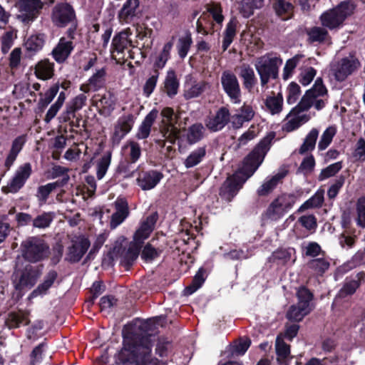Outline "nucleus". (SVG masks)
Instances as JSON below:
<instances>
[{"label": "nucleus", "instance_id": "21", "mask_svg": "<svg viewBox=\"0 0 365 365\" xmlns=\"http://www.w3.org/2000/svg\"><path fill=\"white\" fill-rule=\"evenodd\" d=\"M205 132L204 125L201 123H195L186 129V133L183 135V138L189 145H193L204 138Z\"/></svg>", "mask_w": 365, "mask_h": 365}, {"label": "nucleus", "instance_id": "14", "mask_svg": "<svg viewBox=\"0 0 365 365\" xmlns=\"http://www.w3.org/2000/svg\"><path fill=\"white\" fill-rule=\"evenodd\" d=\"M264 158L262 154L253 149L244 159L243 166L241 170L244 175L250 178L262 164Z\"/></svg>", "mask_w": 365, "mask_h": 365}, {"label": "nucleus", "instance_id": "32", "mask_svg": "<svg viewBox=\"0 0 365 365\" xmlns=\"http://www.w3.org/2000/svg\"><path fill=\"white\" fill-rule=\"evenodd\" d=\"M179 81L174 70H169L164 81L165 93L170 98L177 95L179 88Z\"/></svg>", "mask_w": 365, "mask_h": 365}, {"label": "nucleus", "instance_id": "28", "mask_svg": "<svg viewBox=\"0 0 365 365\" xmlns=\"http://www.w3.org/2000/svg\"><path fill=\"white\" fill-rule=\"evenodd\" d=\"M173 45L174 37L164 44L162 51L153 63V70L159 71V69H163L165 66L167 62L170 58V52Z\"/></svg>", "mask_w": 365, "mask_h": 365}, {"label": "nucleus", "instance_id": "33", "mask_svg": "<svg viewBox=\"0 0 365 365\" xmlns=\"http://www.w3.org/2000/svg\"><path fill=\"white\" fill-rule=\"evenodd\" d=\"M316 98L315 95H312L311 91H307L304 95L302 96L299 103L294 107L290 113L289 115H297L300 113L308 110L314 103V100Z\"/></svg>", "mask_w": 365, "mask_h": 365}, {"label": "nucleus", "instance_id": "24", "mask_svg": "<svg viewBox=\"0 0 365 365\" xmlns=\"http://www.w3.org/2000/svg\"><path fill=\"white\" fill-rule=\"evenodd\" d=\"M26 135H21L16 137L11 144L10 151L5 160L4 165L7 169H9L16 160L19 153L23 149L26 143Z\"/></svg>", "mask_w": 365, "mask_h": 365}, {"label": "nucleus", "instance_id": "9", "mask_svg": "<svg viewBox=\"0 0 365 365\" xmlns=\"http://www.w3.org/2000/svg\"><path fill=\"white\" fill-rule=\"evenodd\" d=\"M230 113L227 108L220 107L215 115H209L205 119L206 128L212 133L222 130L230 122Z\"/></svg>", "mask_w": 365, "mask_h": 365}, {"label": "nucleus", "instance_id": "60", "mask_svg": "<svg viewBox=\"0 0 365 365\" xmlns=\"http://www.w3.org/2000/svg\"><path fill=\"white\" fill-rule=\"evenodd\" d=\"M159 75L160 73L158 71L153 70V75L146 80L143 88V94L146 97H149L155 90Z\"/></svg>", "mask_w": 365, "mask_h": 365}, {"label": "nucleus", "instance_id": "18", "mask_svg": "<svg viewBox=\"0 0 365 365\" xmlns=\"http://www.w3.org/2000/svg\"><path fill=\"white\" fill-rule=\"evenodd\" d=\"M296 251L294 248H279L272 252L269 262L279 265H285L291 262L293 264L296 260Z\"/></svg>", "mask_w": 365, "mask_h": 365}, {"label": "nucleus", "instance_id": "40", "mask_svg": "<svg viewBox=\"0 0 365 365\" xmlns=\"http://www.w3.org/2000/svg\"><path fill=\"white\" fill-rule=\"evenodd\" d=\"M265 0H243L240 12L245 18H249L254 14L255 9H261L264 5Z\"/></svg>", "mask_w": 365, "mask_h": 365}, {"label": "nucleus", "instance_id": "47", "mask_svg": "<svg viewBox=\"0 0 365 365\" xmlns=\"http://www.w3.org/2000/svg\"><path fill=\"white\" fill-rule=\"evenodd\" d=\"M265 106L271 114L275 115L279 113L282 110L283 97L281 93L277 96H269L266 98Z\"/></svg>", "mask_w": 365, "mask_h": 365}, {"label": "nucleus", "instance_id": "3", "mask_svg": "<svg viewBox=\"0 0 365 365\" xmlns=\"http://www.w3.org/2000/svg\"><path fill=\"white\" fill-rule=\"evenodd\" d=\"M297 200L294 193H282L272 201L264 215L269 220H279L293 207Z\"/></svg>", "mask_w": 365, "mask_h": 365}, {"label": "nucleus", "instance_id": "46", "mask_svg": "<svg viewBox=\"0 0 365 365\" xmlns=\"http://www.w3.org/2000/svg\"><path fill=\"white\" fill-rule=\"evenodd\" d=\"M36 279L37 276L35 273L26 270L21 274L19 281L15 285V289L21 290L26 287L31 288L35 284Z\"/></svg>", "mask_w": 365, "mask_h": 365}, {"label": "nucleus", "instance_id": "27", "mask_svg": "<svg viewBox=\"0 0 365 365\" xmlns=\"http://www.w3.org/2000/svg\"><path fill=\"white\" fill-rule=\"evenodd\" d=\"M275 349L279 365H289V360L292 359L290 356V346L285 343L279 336L276 339Z\"/></svg>", "mask_w": 365, "mask_h": 365}, {"label": "nucleus", "instance_id": "61", "mask_svg": "<svg viewBox=\"0 0 365 365\" xmlns=\"http://www.w3.org/2000/svg\"><path fill=\"white\" fill-rule=\"evenodd\" d=\"M345 182V177L344 175L338 176L330 185L327 190V196L329 199H334L339 194L340 190Z\"/></svg>", "mask_w": 365, "mask_h": 365}, {"label": "nucleus", "instance_id": "45", "mask_svg": "<svg viewBox=\"0 0 365 365\" xmlns=\"http://www.w3.org/2000/svg\"><path fill=\"white\" fill-rule=\"evenodd\" d=\"M324 190H318L299 207L298 212H304L306 210L314 207H320L324 202Z\"/></svg>", "mask_w": 365, "mask_h": 365}, {"label": "nucleus", "instance_id": "19", "mask_svg": "<svg viewBox=\"0 0 365 365\" xmlns=\"http://www.w3.org/2000/svg\"><path fill=\"white\" fill-rule=\"evenodd\" d=\"M158 115V110L156 108L152 109L144 118L140 125L135 138L138 140H144L149 137L151 128Z\"/></svg>", "mask_w": 365, "mask_h": 365}, {"label": "nucleus", "instance_id": "55", "mask_svg": "<svg viewBox=\"0 0 365 365\" xmlns=\"http://www.w3.org/2000/svg\"><path fill=\"white\" fill-rule=\"evenodd\" d=\"M207 11L210 14L213 20L218 24H222L225 17L222 14V7L219 2H212L207 6Z\"/></svg>", "mask_w": 365, "mask_h": 365}, {"label": "nucleus", "instance_id": "54", "mask_svg": "<svg viewBox=\"0 0 365 365\" xmlns=\"http://www.w3.org/2000/svg\"><path fill=\"white\" fill-rule=\"evenodd\" d=\"M192 43V39L190 34H187L185 36L180 37L178 39L177 49L181 59H184L187 56Z\"/></svg>", "mask_w": 365, "mask_h": 365}, {"label": "nucleus", "instance_id": "37", "mask_svg": "<svg viewBox=\"0 0 365 365\" xmlns=\"http://www.w3.org/2000/svg\"><path fill=\"white\" fill-rule=\"evenodd\" d=\"M296 296L297 304L307 309L308 312H312L310 302L314 299V294L307 287L301 286L298 288Z\"/></svg>", "mask_w": 365, "mask_h": 365}, {"label": "nucleus", "instance_id": "41", "mask_svg": "<svg viewBox=\"0 0 365 365\" xmlns=\"http://www.w3.org/2000/svg\"><path fill=\"white\" fill-rule=\"evenodd\" d=\"M356 5L351 1L347 0L341 1L334 9L344 22L348 17L354 14Z\"/></svg>", "mask_w": 365, "mask_h": 365}, {"label": "nucleus", "instance_id": "52", "mask_svg": "<svg viewBox=\"0 0 365 365\" xmlns=\"http://www.w3.org/2000/svg\"><path fill=\"white\" fill-rule=\"evenodd\" d=\"M134 123L135 118L133 114L130 113L120 117L115 126L127 135L132 130Z\"/></svg>", "mask_w": 365, "mask_h": 365}, {"label": "nucleus", "instance_id": "51", "mask_svg": "<svg viewBox=\"0 0 365 365\" xmlns=\"http://www.w3.org/2000/svg\"><path fill=\"white\" fill-rule=\"evenodd\" d=\"M342 161H339L328 165L327 168L322 169L318 176L319 181H323L331 177L335 176L342 168Z\"/></svg>", "mask_w": 365, "mask_h": 365}, {"label": "nucleus", "instance_id": "13", "mask_svg": "<svg viewBox=\"0 0 365 365\" xmlns=\"http://www.w3.org/2000/svg\"><path fill=\"white\" fill-rule=\"evenodd\" d=\"M364 282L365 272L364 271L357 273L354 279H349L346 278L342 287L339 290L336 297L339 299H344L353 295Z\"/></svg>", "mask_w": 365, "mask_h": 365}, {"label": "nucleus", "instance_id": "43", "mask_svg": "<svg viewBox=\"0 0 365 365\" xmlns=\"http://www.w3.org/2000/svg\"><path fill=\"white\" fill-rule=\"evenodd\" d=\"M319 131L316 128H312L307 135L304 143L299 149V153L304 155L315 148L316 142L318 138Z\"/></svg>", "mask_w": 365, "mask_h": 365}, {"label": "nucleus", "instance_id": "38", "mask_svg": "<svg viewBox=\"0 0 365 365\" xmlns=\"http://www.w3.org/2000/svg\"><path fill=\"white\" fill-rule=\"evenodd\" d=\"M307 267L317 276H323L330 267L329 262L325 258H314L308 261Z\"/></svg>", "mask_w": 365, "mask_h": 365}, {"label": "nucleus", "instance_id": "16", "mask_svg": "<svg viewBox=\"0 0 365 365\" xmlns=\"http://www.w3.org/2000/svg\"><path fill=\"white\" fill-rule=\"evenodd\" d=\"M91 242L88 238L83 237L78 242L68 247L66 260L71 263L78 262L90 247Z\"/></svg>", "mask_w": 365, "mask_h": 365}, {"label": "nucleus", "instance_id": "23", "mask_svg": "<svg viewBox=\"0 0 365 365\" xmlns=\"http://www.w3.org/2000/svg\"><path fill=\"white\" fill-rule=\"evenodd\" d=\"M58 278V272L54 269L49 270L45 275L42 283L31 292V296L36 297L38 295H45L53 286Z\"/></svg>", "mask_w": 365, "mask_h": 365}, {"label": "nucleus", "instance_id": "57", "mask_svg": "<svg viewBox=\"0 0 365 365\" xmlns=\"http://www.w3.org/2000/svg\"><path fill=\"white\" fill-rule=\"evenodd\" d=\"M336 134V128L334 127L327 128L322 133L318 144L319 150H325L331 143L334 136Z\"/></svg>", "mask_w": 365, "mask_h": 365}, {"label": "nucleus", "instance_id": "4", "mask_svg": "<svg viewBox=\"0 0 365 365\" xmlns=\"http://www.w3.org/2000/svg\"><path fill=\"white\" fill-rule=\"evenodd\" d=\"M77 19L76 11L69 2H58L51 9V20L57 28H66Z\"/></svg>", "mask_w": 365, "mask_h": 365}, {"label": "nucleus", "instance_id": "7", "mask_svg": "<svg viewBox=\"0 0 365 365\" xmlns=\"http://www.w3.org/2000/svg\"><path fill=\"white\" fill-rule=\"evenodd\" d=\"M41 0H19L16 6L20 14L18 19L24 24H29L35 21L43 8Z\"/></svg>", "mask_w": 365, "mask_h": 365}, {"label": "nucleus", "instance_id": "26", "mask_svg": "<svg viewBox=\"0 0 365 365\" xmlns=\"http://www.w3.org/2000/svg\"><path fill=\"white\" fill-rule=\"evenodd\" d=\"M139 0H126L118 12L120 21L128 23L136 16V10L139 6Z\"/></svg>", "mask_w": 365, "mask_h": 365}, {"label": "nucleus", "instance_id": "56", "mask_svg": "<svg viewBox=\"0 0 365 365\" xmlns=\"http://www.w3.org/2000/svg\"><path fill=\"white\" fill-rule=\"evenodd\" d=\"M162 252V250L155 248L151 243H147L141 252V258L145 262H150L158 257Z\"/></svg>", "mask_w": 365, "mask_h": 365}, {"label": "nucleus", "instance_id": "48", "mask_svg": "<svg viewBox=\"0 0 365 365\" xmlns=\"http://www.w3.org/2000/svg\"><path fill=\"white\" fill-rule=\"evenodd\" d=\"M55 214L53 212H43L34 218L33 227L39 229H45L50 227L53 220Z\"/></svg>", "mask_w": 365, "mask_h": 365}, {"label": "nucleus", "instance_id": "29", "mask_svg": "<svg viewBox=\"0 0 365 365\" xmlns=\"http://www.w3.org/2000/svg\"><path fill=\"white\" fill-rule=\"evenodd\" d=\"M322 25L330 30L338 28L343 21L334 9H329L322 14L319 17Z\"/></svg>", "mask_w": 365, "mask_h": 365}, {"label": "nucleus", "instance_id": "15", "mask_svg": "<svg viewBox=\"0 0 365 365\" xmlns=\"http://www.w3.org/2000/svg\"><path fill=\"white\" fill-rule=\"evenodd\" d=\"M359 65V61L357 59L343 58L334 71L335 79L340 82L344 81L357 69Z\"/></svg>", "mask_w": 365, "mask_h": 365}, {"label": "nucleus", "instance_id": "39", "mask_svg": "<svg viewBox=\"0 0 365 365\" xmlns=\"http://www.w3.org/2000/svg\"><path fill=\"white\" fill-rule=\"evenodd\" d=\"M240 76L243 79V85L250 91L257 82L254 70L249 65H244L241 68Z\"/></svg>", "mask_w": 365, "mask_h": 365}, {"label": "nucleus", "instance_id": "17", "mask_svg": "<svg viewBox=\"0 0 365 365\" xmlns=\"http://www.w3.org/2000/svg\"><path fill=\"white\" fill-rule=\"evenodd\" d=\"M29 312L19 309L10 312L5 320V324L9 329H14L30 324Z\"/></svg>", "mask_w": 365, "mask_h": 365}, {"label": "nucleus", "instance_id": "35", "mask_svg": "<svg viewBox=\"0 0 365 365\" xmlns=\"http://www.w3.org/2000/svg\"><path fill=\"white\" fill-rule=\"evenodd\" d=\"M206 155V146L198 147L192 150L184 161L186 168H193L200 164Z\"/></svg>", "mask_w": 365, "mask_h": 365}, {"label": "nucleus", "instance_id": "36", "mask_svg": "<svg viewBox=\"0 0 365 365\" xmlns=\"http://www.w3.org/2000/svg\"><path fill=\"white\" fill-rule=\"evenodd\" d=\"M59 91V83L52 85L41 98L37 104V109L39 112H43L46 107L52 102Z\"/></svg>", "mask_w": 365, "mask_h": 365}, {"label": "nucleus", "instance_id": "5", "mask_svg": "<svg viewBox=\"0 0 365 365\" xmlns=\"http://www.w3.org/2000/svg\"><path fill=\"white\" fill-rule=\"evenodd\" d=\"M282 63L280 58L262 56L256 61L255 68L259 76L262 86H266L269 79H277L279 66Z\"/></svg>", "mask_w": 365, "mask_h": 365}, {"label": "nucleus", "instance_id": "64", "mask_svg": "<svg viewBox=\"0 0 365 365\" xmlns=\"http://www.w3.org/2000/svg\"><path fill=\"white\" fill-rule=\"evenodd\" d=\"M357 224L365 227V197H361L356 202Z\"/></svg>", "mask_w": 365, "mask_h": 365}, {"label": "nucleus", "instance_id": "6", "mask_svg": "<svg viewBox=\"0 0 365 365\" xmlns=\"http://www.w3.org/2000/svg\"><path fill=\"white\" fill-rule=\"evenodd\" d=\"M247 179V177L239 171L228 176L220 189V197L227 202H231L242 188Z\"/></svg>", "mask_w": 365, "mask_h": 365}, {"label": "nucleus", "instance_id": "44", "mask_svg": "<svg viewBox=\"0 0 365 365\" xmlns=\"http://www.w3.org/2000/svg\"><path fill=\"white\" fill-rule=\"evenodd\" d=\"M310 312L299 304H293L289 307L286 314V318L291 322H299Z\"/></svg>", "mask_w": 365, "mask_h": 365}, {"label": "nucleus", "instance_id": "20", "mask_svg": "<svg viewBox=\"0 0 365 365\" xmlns=\"http://www.w3.org/2000/svg\"><path fill=\"white\" fill-rule=\"evenodd\" d=\"M130 33L126 30L117 33L111 43L110 51L112 53H123L128 46L132 45V41L129 39Z\"/></svg>", "mask_w": 365, "mask_h": 365}, {"label": "nucleus", "instance_id": "49", "mask_svg": "<svg viewBox=\"0 0 365 365\" xmlns=\"http://www.w3.org/2000/svg\"><path fill=\"white\" fill-rule=\"evenodd\" d=\"M308 35V40L311 43L319 42L322 43L325 41L329 36L328 31L322 27L314 26L307 32Z\"/></svg>", "mask_w": 365, "mask_h": 365}, {"label": "nucleus", "instance_id": "30", "mask_svg": "<svg viewBox=\"0 0 365 365\" xmlns=\"http://www.w3.org/2000/svg\"><path fill=\"white\" fill-rule=\"evenodd\" d=\"M284 176L285 173H279L265 180L257 190L258 196L265 197L272 193L277 187L279 182L284 178Z\"/></svg>", "mask_w": 365, "mask_h": 365}, {"label": "nucleus", "instance_id": "11", "mask_svg": "<svg viewBox=\"0 0 365 365\" xmlns=\"http://www.w3.org/2000/svg\"><path fill=\"white\" fill-rule=\"evenodd\" d=\"M163 178V174L156 170H142L138 173L137 185L143 190H149L154 188Z\"/></svg>", "mask_w": 365, "mask_h": 365}, {"label": "nucleus", "instance_id": "2", "mask_svg": "<svg viewBox=\"0 0 365 365\" xmlns=\"http://www.w3.org/2000/svg\"><path fill=\"white\" fill-rule=\"evenodd\" d=\"M21 249L22 257L30 263L42 262L51 254L49 245L40 236L27 237L21 242Z\"/></svg>", "mask_w": 365, "mask_h": 365}, {"label": "nucleus", "instance_id": "53", "mask_svg": "<svg viewBox=\"0 0 365 365\" xmlns=\"http://www.w3.org/2000/svg\"><path fill=\"white\" fill-rule=\"evenodd\" d=\"M275 136V132L270 131L258 143L254 149L265 157L267 153L270 149L272 140Z\"/></svg>", "mask_w": 365, "mask_h": 365}, {"label": "nucleus", "instance_id": "25", "mask_svg": "<svg viewBox=\"0 0 365 365\" xmlns=\"http://www.w3.org/2000/svg\"><path fill=\"white\" fill-rule=\"evenodd\" d=\"M272 8L277 16L282 20H288L293 16L294 5L286 0H274Z\"/></svg>", "mask_w": 365, "mask_h": 365}, {"label": "nucleus", "instance_id": "59", "mask_svg": "<svg viewBox=\"0 0 365 365\" xmlns=\"http://www.w3.org/2000/svg\"><path fill=\"white\" fill-rule=\"evenodd\" d=\"M207 86V83L200 81L197 83L192 85L189 89L185 91L184 96L185 99H191L200 96L205 91Z\"/></svg>", "mask_w": 365, "mask_h": 365}, {"label": "nucleus", "instance_id": "42", "mask_svg": "<svg viewBox=\"0 0 365 365\" xmlns=\"http://www.w3.org/2000/svg\"><path fill=\"white\" fill-rule=\"evenodd\" d=\"M207 277V272L204 267H200L194 276L192 283L185 288L186 294H192L202 287Z\"/></svg>", "mask_w": 365, "mask_h": 365}, {"label": "nucleus", "instance_id": "8", "mask_svg": "<svg viewBox=\"0 0 365 365\" xmlns=\"http://www.w3.org/2000/svg\"><path fill=\"white\" fill-rule=\"evenodd\" d=\"M221 85L223 91L234 103H238L241 99V89L235 74L230 71H225L221 76Z\"/></svg>", "mask_w": 365, "mask_h": 365}, {"label": "nucleus", "instance_id": "12", "mask_svg": "<svg viewBox=\"0 0 365 365\" xmlns=\"http://www.w3.org/2000/svg\"><path fill=\"white\" fill-rule=\"evenodd\" d=\"M74 48L72 41H68L66 37L62 36L53 48L51 56L58 63H63L69 58Z\"/></svg>", "mask_w": 365, "mask_h": 365}, {"label": "nucleus", "instance_id": "58", "mask_svg": "<svg viewBox=\"0 0 365 365\" xmlns=\"http://www.w3.org/2000/svg\"><path fill=\"white\" fill-rule=\"evenodd\" d=\"M111 161V153H108L101 157L97 164L96 177L101 180L106 175Z\"/></svg>", "mask_w": 365, "mask_h": 365}, {"label": "nucleus", "instance_id": "22", "mask_svg": "<svg viewBox=\"0 0 365 365\" xmlns=\"http://www.w3.org/2000/svg\"><path fill=\"white\" fill-rule=\"evenodd\" d=\"M34 69L35 76L40 80L46 81L54 76V63L48 58L39 61Z\"/></svg>", "mask_w": 365, "mask_h": 365}, {"label": "nucleus", "instance_id": "31", "mask_svg": "<svg viewBox=\"0 0 365 365\" xmlns=\"http://www.w3.org/2000/svg\"><path fill=\"white\" fill-rule=\"evenodd\" d=\"M238 21L236 17H232L227 23L223 34L222 48L225 51L232 43L236 34Z\"/></svg>", "mask_w": 365, "mask_h": 365}, {"label": "nucleus", "instance_id": "62", "mask_svg": "<svg viewBox=\"0 0 365 365\" xmlns=\"http://www.w3.org/2000/svg\"><path fill=\"white\" fill-rule=\"evenodd\" d=\"M302 57V55L297 54L287 61L283 69V78L284 80H287L292 76L293 71L297 67Z\"/></svg>", "mask_w": 365, "mask_h": 365}, {"label": "nucleus", "instance_id": "1", "mask_svg": "<svg viewBox=\"0 0 365 365\" xmlns=\"http://www.w3.org/2000/svg\"><path fill=\"white\" fill-rule=\"evenodd\" d=\"M160 317L143 321L138 328L125 326L122 332V346L115 354L117 365H158L152 355L153 341L148 332L158 324Z\"/></svg>", "mask_w": 365, "mask_h": 365}, {"label": "nucleus", "instance_id": "10", "mask_svg": "<svg viewBox=\"0 0 365 365\" xmlns=\"http://www.w3.org/2000/svg\"><path fill=\"white\" fill-rule=\"evenodd\" d=\"M115 211L112 214L110 221L111 229L116 228L129 216L130 210L128 200L124 197H118L113 203Z\"/></svg>", "mask_w": 365, "mask_h": 365}, {"label": "nucleus", "instance_id": "34", "mask_svg": "<svg viewBox=\"0 0 365 365\" xmlns=\"http://www.w3.org/2000/svg\"><path fill=\"white\" fill-rule=\"evenodd\" d=\"M45 43V35L43 34H38L31 36L25 43L26 51L30 55H34L41 50Z\"/></svg>", "mask_w": 365, "mask_h": 365}, {"label": "nucleus", "instance_id": "63", "mask_svg": "<svg viewBox=\"0 0 365 365\" xmlns=\"http://www.w3.org/2000/svg\"><path fill=\"white\" fill-rule=\"evenodd\" d=\"M301 94L300 86L296 82H291L287 88V102L288 104H294L298 100Z\"/></svg>", "mask_w": 365, "mask_h": 365}, {"label": "nucleus", "instance_id": "50", "mask_svg": "<svg viewBox=\"0 0 365 365\" xmlns=\"http://www.w3.org/2000/svg\"><path fill=\"white\" fill-rule=\"evenodd\" d=\"M106 75V69L102 68L89 78L88 82L93 86V91H98L104 86Z\"/></svg>", "mask_w": 365, "mask_h": 365}]
</instances>
